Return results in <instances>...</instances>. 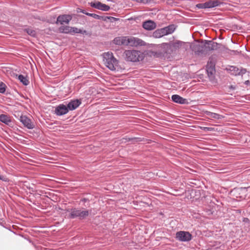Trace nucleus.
Instances as JSON below:
<instances>
[{
	"label": "nucleus",
	"mask_w": 250,
	"mask_h": 250,
	"mask_svg": "<svg viewBox=\"0 0 250 250\" xmlns=\"http://www.w3.org/2000/svg\"><path fill=\"white\" fill-rule=\"evenodd\" d=\"M0 121L6 125H9L11 121L8 116L5 114H1L0 115Z\"/></svg>",
	"instance_id": "nucleus-23"
},
{
	"label": "nucleus",
	"mask_w": 250,
	"mask_h": 250,
	"mask_svg": "<svg viewBox=\"0 0 250 250\" xmlns=\"http://www.w3.org/2000/svg\"><path fill=\"white\" fill-rule=\"evenodd\" d=\"M204 129L207 131H211L213 130L212 127H204Z\"/></svg>",
	"instance_id": "nucleus-30"
},
{
	"label": "nucleus",
	"mask_w": 250,
	"mask_h": 250,
	"mask_svg": "<svg viewBox=\"0 0 250 250\" xmlns=\"http://www.w3.org/2000/svg\"><path fill=\"white\" fill-rule=\"evenodd\" d=\"M143 27L147 30H152L156 28V24L153 21L149 20L143 22Z\"/></svg>",
	"instance_id": "nucleus-16"
},
{
	"label": "nucleus",
	"mask_w": 250,
	"mask_h": 250,
	"mask_svg": "<svg viewBox=\"0 0 250 250\" xmlns=\"http://www.w3.org/2000/svg\"><path fill=\"white\" fill-rule=\"evenodd\" d=\"M5 89H6L5 84L2 82L0 83V93H4L5 91Z\"/></svg>",
	"instance_id": "nucleus-28"
},
{
	"label": "nucleus",
	"mask_w": 250,
	"mask_h": 250,
	"mask_svg": "<svg viewBox=\"0 0 250 250\" xmlns=\"http://www.w3.org/2000/svg\"><path fill=\"white\" fill-rule=\"evenodd\" d=\"M221 44L211 41L205 40L204 43L205 51L216 50L220 48Z\"/></svg>",
	"instance_id": "nucleus-8"
},
{
	"label": "nucleus",
	"mask_w": 250,
	"mask_h": 250,
	"mask_svg": "<svg viewBox=\"0 0 250 250\" xmlns=\"http://www.w3.org/2000/svg\"><path fill=\"white\" fill-rule=\"evenodd\" d=\"M229 70L231 74L237 76L244 74L246 73V69L244 68L239 69L234 66H230L229 67Z\"/></svg>",
	"instance_id": "nucleus-14"
},
{
	"label": "nucleus",
	"mask_w": 250,
	"mask_h": 250,
	"mask_svg": "<svg viewBox=\"0 0 250 250\" xmlns=\"http://www.w3.org/2000/svg\"><path fill=\"white\" fill-rule=\"evenodd\" d=\"M112 43L117 45L126 46V36H120L115 37L112 41Z\"/></svg>",
	"instance_id": "nucleus-15"
},
{
	"label": "nucleus",
	"mask_w": 250,
	"mask_h": 250,
	"mask_svg": "<svg viewBox=\"0 0 250 250\" xmlns=\"http://www.w3.org/2000/svg\"><path fill=\"white\" fill-rule=\"evenodd\" d=\"M206 114L210 119H221L224 118V116L217 113L211 112L210 111H207Z\"/></svg>",
	"instance_id": "nucleus-21"
},
{
	"label": "nucleus",
	"mask_w": 250,
	"mask_h": 250,
	"mask_svg": "<svg viewBox=\"0 0 250 250\" xmlns=\"http://www.w3.org/2000/svg\"><path fill=\"white\" fill-rule=\"evenodd\" d=\"M144 45L145 42L141 39L134 37L126 36V46L129 45L132 47H136Z\"/></svg>",
	"instance_id": "nucleus-6"
},
{
	"label": "nucleus",
	"mask_w": 250,
	"mask_h": 250,
	"mask_svg": "<svg viewBox=\"0 0 250 250\" xmlns=\"http://www.w3.org/2000/svg\"><path fill=\"white\" fill-rule=\"evenodd\" d=\"M86 31L85 30L78 29L77 27H71V34H73L74 33H84Z\"/></svg>",
	"instance_id": "nucleus-26"
},
{
	"label": "nucleus",
	"mask_w": 250,
	"mask_h": 250,
	"mask_svg": "<svg viewBox=\"0 0 250 250\" xmlns=\"http://www.w3.org/2000/svg\"><path fill=\"white\" fill-rule=\"evenodd\" d=\"M2 179H3V176H1V175H0V180H2Z\"/></svg>",
	"instance_id": "nucleus-33"
},
{
	"label": "nucleus",
	"mask_w": 250,
	"mask_h": 250,
	"mask_svg": "<svg viewBox=\"0 0 250 250\" xmlns=\"http://www.w3.org/2000/svg\"><path fill=\"white\" fill-rule=\"evenodd\" d=\"M69 110L67 106L63 104L59 105L56 107L55 113L59 116H61L66 114Z\"/></svg>",
	"instance_id": "nucleus-13"
},
{
	"label": "nucleus",
	"mask_w": 250,
	"mask_h": 250,
	"mask_svg": "<svg viewBox=\"0 0 250 250\" xmlns=\"http://www.w3.org/2000/svg\"><path fill=\"white\" fill-rule=\"evenodd\" d=\"M21 122L23 125L29 129L31 128V123L30 119L26 116H21L20 118Z\"/></svg>",
	"instance_id": "nucleus-19"
},
{
	"label": "nucleus",
	"mask_w": 250,
	"mask_h": 250,
	"mask_svg": "<svg viewBox=\"0 0 250 250\" xmlns=\"http://www.w3.org/2000/svg\"><path fill=\"white\" fill-rule=\"evenodd\" d=\"M163 29L166 35L172 33L174 31L173 25H169L163 28Z\"/></svg>",
	"instance_id": "nucleus-24"
},
{
	"label": "nucleus",
	"mask_w": 250,
	"mask_h": 250,
	"mask_svg": "<svg viewBox=\"0 0 250 250\" xmlns=\"http://www.w3.org/2000/svg\"><path fill=\"white\" fill-rule=\"evenodd\" d=\"M171 99L173 102L180 104H186L188 103L186 99H184L178 95H172Z\"/></svg>",
	"instance_id": "nucleus-18"
},
{
	"label": "nucleus",
	"mask_w": 250,
	"mask_h": 250,
	"mask_svg": "<svg viewBox=\"0 0 250 250\" xmlns=\"http://www.w3.org/2000/svg\"><path fill=\"white\" fill-rule=\"evenodd\" d=\"M104 62L105 66L111 70H115L118 64V60L114 57L111 52L103 54Z\"/></svg>",
	"instance_id": "nucleus-3"
},
{
	"label": "nucleus",
	"mask_w": 250,
	"mask_h": 250,
	"mask_svg": "<svg viewBox=\"0 0 250 250\" xmlns=\"http://www.w3.org/2000/svg\"><path fill=\"white\" fill-rule=\"evenodd\" d=\"M176 238L181 242H188L191 240L192 235L188 231H180L176 233Z\"/></svg>",
	"instance_id": "nucleus-7"
},
{
	"label": "nucleus",
	"mask_w": 250,
	"mask_h": 250,
	"mask_svg": "<svg viewBox=\"0 0 250 250\" xmlns=\"http://www.w3.org/2000/svg\"><path fill=\"white\" fill-rule=\"evenodd\" d=\"M81 12H82V13H83V14H85V15H86V13H87V12H85L84 10H82V11H81Z\"/></svg>",
	"instance_id": "nucleus-31"
},
{
	"label": "nucleus",
	"mask_w": 250,
	"mask_h": 250,
	"mask_svg": "<svg viewBox=\"0 0 250 250\" xmlns=\"http://www.w3.org/2000/svg\"><path fill=\"white\" fill-rule=\"evenodd\" d=\"M19 80L24 85H27L29 83L28 80L22 75H20L18 77Z\"/></svg>",
	"instance_id": "nucleus-27"
},
{
	"label": "nucleus",
	"mask_w": 250,
	"mask_h": 250,
	"mask_svg": "<svg viewBox=\"0 0 250 250\" xmlns=\"http://www.w3.org/2000/svg\"><path fill=\"white\" fill-rule=\"evenodd\" d=\"M124 54L125 60L128 62H138L142 61L144 58L143 53L134 49L125 50Z\"/></svg>",
	"instance_id": "nucleus-2"
},
{
	"label": "nucleus",
	"mask_w": 250,
	"mask_h": 250,
	"mask_svg": "<svg viewBox=\"0 0 250 250\" xmlns=\"http://www.w3.org/2000/svg\"><path fill=\"white\" fill-rule=\"evenodd\" d=\"M206 69L208 76L213 75L215 72V62L210 59L208 62L206 66Z\"/></svg>",
	"instance_id": "nucleus-12"
},
{
	"label": "nucleus",
	"mask_w": 250,
	"mask_h": 250,
	"mask_svg": "<svg viewBox=\"0 0 250 250\" xmlns=\"http://www.w3.org/2000/svg\"><path fill=\"white\" fill-rule=\"evenodd\" d=\"M165 35H166L163 28L155 30L152 34L153 37L155 38H160Z\"/></svg>",
	"instance_id": "nucleus-20"
},
{
	"label": "nucleus",
	"mask_w": 250,
	"mask_h": 250,
	"mask_svg": "<svg viewBox=\"0 0 250 250\" xmlns=\"http://www.w3.org/2000/svg\"><path fill=\"white\" fill-rule=\"evenodd\" d=\"M86 15L87 16L92 17L95 19H98V20H105L106 19L105 18H104V16H99V15L94 14V13H86Z\"/></svg>",
	"instance_id": "nucleus-25"
},
{
	"label": "nucleus",
	"mask_w": 250,
	"mask_h": 250,
	"mask_svg": "<svg viewBox=\"0 0 250 250\" xmlns=\"http://www.w3.org/2000/svg\"><path fill=\"white\" fill-rule=\"evenodd\" d=\"M72 19V17L70 15H62L58 17L56 22L61 24H68Z\"/></svg>",
	"instance_id": "nucleus-10"
},
{
	"label": "nucleus",
	"mask_w": 250,
	"mask_h": 250,
	"mask_svg": "<svg viewBox=\"0 0 250 250\" xmlns=\"http://www.w3.org/2000/svg\"><path fill=\"white\" fill-rule=\"evenodd\" d=\"M186 42L180 41H176V42H170L168 43H164L162 44V49L164 54L172 55L175 53L177 51L182 48L184 47Z\"/></svg>",
	"instance_id": "nucleus-1"
},
{
	"label": "nucleus",
	"mask_w": 250,
	"mask_h": 250,
	"mask_svg": "<svg viewBox=\"0 0 250 250\" xmlns=\"http://www.w3.org/2000/svg\"><path fill=\"white\" fill-rule=\"evenodd\" d=\"M223 4L219 0H209L204 3H198L196 7L199 9L211 8Z\"/></svg>",
	"instance_id": "nucleus-4"
},
{
	"label": "nucleus",
	"mask_w": 250,
	"mask_h": 250,
	"mask_svg": "<svg viewBox=\"0 0 250 250\" xmlns=\"http://www.w3.org/2000/svg\"><path fill=\"white\" fill-rule=\"evenodd\" d=\"M71 27L69 26H62L59 28L60 33L71 34Z\"/></svg>",
	"instance_id": "nucleus-22"
},
{
	"label": "nucleus",
	"mask_w": 250,
	"mask_h": 250,
	"mask_svg": "<svg viewBox=\"0 0 250 250\" xmlns=\"http://www.w3.org/2000/svg\"><path fill=\"white\" fill-rule=\"evenodd\" d=\"M190 48L196 54H200L205 52L204 44L194 43L190 45Z\"/></svg>",
	"instance_id": "nucleus-11"
},
{
	"label": "nucleus",
	"mask_w": 250,
	"mask_h": 250,
	"mask_svg": "<svg viewBox=\"0 0 250 250\" xmlns=\"http://www.w3.org/2000/svg\"><path fill=\"white\" fill-rule=\"evenodd\" d=\"M104 18H105L106 19L105 20H103L104 21H106L108 19L110 20V21L111 22H113L118 20V19L114 18V17H104Z\"/></svg>",
	"instance_id": "nucleus-29"
},
{
	"label": "nucleus",
	"mask_w": 250,
	"mask_h": 250,
	"mask_svg": "<svg viewBox=\"0 0 250 250\" xmlns=\"http://www.w3.org/2000/svg\"><path fill=\"white\" fill-rule=\"evenodd\" d=\"M243 221L245 222H246V221H248V219L247 218H244Z\"/></svg>",
	"instance_id": "nucleus-32"
},
{
	"label": "nucleus",
	"mask_w": 250,
	"mask_h": 250,
	"mask_svg": "<svg viewBox=\"0 0 250 250\" xmlns=\"http://www.w3.org/2000/svg\"><path fill=\"white\" fill-rule=\"evenodd\" d=\"M81 104V100L76 99L71 101L67 104V106L69 110H73L76 109Z\"/></svg>",
	"instance_id": "nucleus-17"
},
{
	"label": "nucleus",
	"mask_w": 250,
	"mask_h": 250,
	"mask_svg": "<svg viewBox=\"0 0 250 250\" xmlns=\"http://www.w3.org/2000/svg\"><path fill=\"white\" fill-rule=\"evenodd\" d=\"M88 215L89 211L88 210L81 211L76 208H73L70 210L69 217L72 219L79 217L80 219H83Z\"/></svg>",
	"instance_id": "nucleus-5"
},
{
	"label": "nucleus",
	"mask_w": 250,
	"mask_h": 250,
	"mask_svg": "<svg viewBox=\"0 0 250 250\" xmlns=\"http://www.w3.org/2000/svg\"><path fill=\"white\" fill-rule=\"evenodd\" d=\"M90 5L91 7L96 9L101 10L104 11H108L110 9V7L108 5L102 3L100 2H91L90 3Z\"/></svg>",
	"instance_id": "nucleus-9"
}]
</instances>
